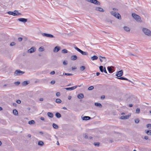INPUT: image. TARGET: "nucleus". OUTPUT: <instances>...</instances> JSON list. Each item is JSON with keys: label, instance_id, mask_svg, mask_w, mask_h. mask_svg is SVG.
I'll use <instances>...</instances> for the list:
<instances>
[{"label": "nucleus", "instance_id": "obj_1", "mask_svg": "<svg viewBox=\"0 0 151 151\" xmlns=\"http://www.w3.org/2000/svg\"><path fill=\"white\" fill-rule=\"evenodd\" d=\"M132 15L133 18L135 19L137 22H142V21L141 18L139 16L134 13H132Z\"/></svg>", "mask_w": 151, "mask_h": 151}, {"label": "nucleus", "instance_id": "obj_2", "mask_svg": "<svg viewBox=\"0 0 151 151\" xmlns=\"http://www.w3.org/2000/svg\"><path fill=\"white\" fill-rule=\"evenodd\" d=\"M142 30L146 35L149 36H151V32L149 29L143 28L142 29Z\"/></svg>", "mask_w": 151, "mask_h": 151}, {"label": "nucleus", "instance_id": "obj_3", "mask_svg": "<svg viewBox=\"0 0 151 151\" xmlns=\"http://www.w3.org/2000/svg\"><path fill=\"white\" fill-rule=\"evenodd\" d=\"M24 73V72L20 70H16L14 73V75L15 76H20Z\"/></svg>", "mask_w": 151, "mask_h": 151}, {"label": "nucleus", "instance_id": "obj_4", "mask_svg": "<svg viewBox=\"0 0 151 151\" xmlns=\"http://www.w3.org/2000/svg\"><path fill=\"white\" fill-rule=\"evenodd\" d=\"M111 14L118 19H121V17L120 14L118 13H116L114 11H112L111 12Z\"/></svg>", "mask_w": 151, "mask_h": 151}, {"label": "nucleus", "instance_id": "obj_5", "mask_svg": "<svg viewBox=\"0 0 151 151\" xmlns=\"http://www.w3.org/2000/svg\"><path fill=\"white\" fill-rule=\"evenodd\" d=\"M74 48L76 50L81 53L83 55H86L88 54L87 52L83 51L76 47H75Z\"/></svg>", "mask_w": 151, "mask_h": 151}, {"label": "nucleus", "instance_id": "obj_6", "mask_svg": "<svg viewBox=\"0 0 151 151\" xmlns=\"http://www.w3.org/2000/svg\"><path fill=\"white\" fill-rule=\"evenodd\" d=\"M87 1L89 2H91L94 4L100 5V3L97 0H86Z\"/></svg>", "mask_w": 151, "mask_h": 151}, {"label": "nucleus", "instance_id": "obj_7", "mask_svg": "<svg viewBox=\"0 0 151 151\" xmlns=\"http://www.w3.org/2000/svg\"><path fill=\"white\" fill-rule=\"evenodd\" d=\"M42 35L43 37H48L54 38L55 37L52 35L50 34H47L45 33H43Z\"/></svg>", "mask_w": 151, "mask_h": 151}, {"label": "nucleus", "instance_id": "obj_8", "mask_svg": "<svg viewBox=\"0 0 151 151\" xmlns=\"http://www.w3.org/2000/svg\"><path fill=\"white\" fill-rule=\"evenodd\" d=\"M123 71L122 70H120L117 72L116 75L118 77H120L123 74Z\"/></svg>", "mask_w": 151, "mask_h": 151}, {"label": "nucleus", "instance_id": "obj_9", "mask_svg": "<svg viewBox=\"0 0 151 151\" xmlns=\"http://www.w3.org/2000/svg\"><path fill=\"white\" fill-rule=\"evenodd\" d=\"M36 50V49L35 47H33L28 50V52L32 53L35 51Z\"/></svg>", "mask_w": 151, "mask_h": 151}, {"label": "nucleus", "instance_id": "obj_10", "mask_svg": "<svg viewBox=\"0 0 151 151\" xmlns=\"http://www.w3.org/2000/svg\"><path fill=\"white\" fill-rule=\"evenodd\" d=\"M77 86H74L72 87H71L66 88H65V89L66 90H67L71 91V90H73L75 89L76 88H77Z\"/></svg>", "mask_w": 151, "mask_h": 151}, {"label": "nucleus", "instance_id": "obj_11", "mask_svg": "<svg viewBox=\"0 0 151 151\" xmlns=\"http://www.w3.org/2000/svg\"><path fill=\"white\" fill-rule=\"evenodd\" d=\"M18 20L19 21L22 22L23 23H25L27 21V19L24 18H19L18 19Z\"/></svg>", "mask_w": 151, "mask_h": 151}, {"label": "nucleus", "instance_id": "obj_12", "mask_svg": "<svg viewBox=\"0 0 151 151\" xmlns=\"http://www.w3.org/2000/svg\"><path fill=\"white\" fill-rule=\"evenodd\" d=\"M14 12H13V15L14 16H16L21 14L20 13L18 12L17 11L15 10L14 11Z\"/></svg>", "mask_w": 151, "mask_h": 151}, {"label": "nucleus", "instance_id": "obj_13", "mask_svg": "<svg viewBox=\"0 0 151 151\" xmlns=\"http://www.w3.org/2000/svg\"><path fill=\"white\" fill-rule=\"evenodd\" d=\"M60 49V47L59 46H56L53 50V51L55 52H58Z\"/></svg>", "mask_w": 151, "mask_h": 151}, {"label": "nucleus", "instance_id": "obj_14", "mask_svg": "<svg viewBox=\"0 0 151 151\" xmlns=\"http://www.w3.org/2000/svg\"><path fill=\"white\" fill-rule=\"evenodd\" d=\"M95 10L100 12H103L104 11V10L101 8L99 7H96L95 8Z\"/></svg>", "mask_w": 151, "mask_h": 151}, {"label": "nucleus", "instance_id": "obj_15", "mask_svg": "<svg viewBox=\"0 0 151 151\" xmlns=\"http://www.w3.org/2000/svg\"><path fill=\"white\" fill-rule=\"evenodd\" d=\"M91 119V118L88 116H84L82 117V119L83 120H88Z\"/></svg>", "mask_w": 151, "mask_h": 151}, {"label": "nucleus", "instance_id": "obj_16", "mask_svg": "<svg viewBox=\"0 0 151 151\" xmlns=\"http://www.w3.org/2000/svg\"><path fill=\"white\" fill-rule=\"evenodd\" d=\"M77 58V57L76 55H73L71 56L70 59L72 60H75Z\"/></svg>", "mask_w": 151, "mask_h": 151}, {"label": "nucleus", "instance_id": "obj_17", "mask_svg": "<svg viewBox=\"0 0 151 151\" xmlns=\"http://www.w3.org/2000/svg\"><path fill=\"white\" fill-rule=\"evenodd\" d=\"M116 78H117L118 79H119L120 80H127V81H129V82H131V81L128 79L126 78H124V77H116Z\"/></svg>", "mask_w": 151, "mask_h": 151}, {"label": "nucleus", "instance_id": "obj_18", "mask_svg": "<svg viewBox=\"0 0 151 151\" xmlns=\"http://www.w3.org/2000/svg\"><path fill=\"white\" fill-rule=\"evenodd\" d=\"M77 97L79 99H82L84 97V95L82 93H80L78 95Z\"/></svg>", "mask_w": 151, "mask_h": 151}, {"label": "nucleus", "instance_id": "obj_19", "mask_svg": "<svg viewBox=\"0 0 151 151\" xmlns=\"http://www.w3.org/2000/svg\"><path fill=\"white\" fill-rule=\"evenodd\" d=\"M29 82L28 81H25L22 83V85L23 86H26L29 83Z\"/></svg>", "mask_w": 151, "mask_h": 151}, {"label": "nucleus", "instance_id": "obj_20", "mask_svg": "<svg viewBox=\"0 0 151 151\" xmlns=\"http://www.w3.org/2000/svg\"><path fill=\"white\" fill-rule=\"evenodd\" d=\"M100 60L101 62H102L104 60L106 61V58L104 57L99 56Z\"/></svg>", "mask_w": 151, "mask_h": 151}, {"label": "nucleus", "instance_id": "obj_21", "mask_svg": "<svg viewBox=\"0 0 151 151\" xmlns=\"http://www.w3.org/2000/svg\"><path fill=\"white\" fill-rule=\"evenodd\" d=\"M123 28L124 30L127 32H129L130 31V29L127 26H124Z\"/></svg>", "mask_w": 151, "mask_h": 151}, {"label": "nucleus", "instance_id": "obj_22", "mask_svg": "<svg viewBox=\"0 0 151 151\" xmlns=\"http://www.w3.org/2000/svg\"><path fill=\"white\" fill-rule=\"evenodd\" d=\"M129 118V116H121L120 119H128Z\"/></svg>", "mask_w": 151, "mask_h": 151}, {"label": "nucleus", "instance_id": "obj_23", "mask_svg": "<svg viewBox=\"0 0 151 151\" xmlns=\"http://www.w3.org/2000/svg\"><path fill=\"white\" fill-rule=\"evenodd\" d=\"M91 60H96L98 59V57L96 55H93L91 58Z\"/></svg>", "mask_w": 151, "mask_h": 151}, {"label": "nucleus", "instance_id": "obj_24", "mask_svg": "<svg viewBox=\"0 0 151 151\" xmlns=\"http://www.w3.org/2000/svg\"><path fill=\"white\" fill-rule=\"evenodd\" d=\"M48 116L50 118H52L53 116V114L51 112H48L47 113Z\"/></svg>", "mask_w": 151, "mask_h": 151}, {"label": "nucleus", "instance_id": "obj_25", "mask_svg": "<svg viewBox=\"0 0 151 151\" xmlns=\"http://www.w3.org/2000/svg\"><path fill=\"white\" fill-rule=\"evenodd\" d=\"M107 69L110 73H112L113 72L111 67L108 66L107 67Z\"/></svg>", "mask_w": 151, "mask_h": 151}, {"label": "nucleus", "instance_id": "obj_26", "mask_svg": "<svg viewBox=\"0 0 151 151\" xmlns=\"http://www.w3.org/2000/svg\"><path fill=\"white\" fill-rule=\"evenodd\" d=\"M94 104L95 106L100 108L102 106L101 104L99 103H95Z\"/></svg>", "mask_w": 151, "mask_h": 151}, {"label": "nucleus", "instance_id": "obj_27", "mask_svg": "<svg viewBox=\"0 0 151 151\" xmlns=\"http://www.w3.org/2000/svg\"><path fill=\"white\" fill-rule=\"evenodd\" d=\"M56 116L58 118H60L61 117V115L60 113L58 112H57L55 114Z\"/></svg>", "mask_w": 151, "mask_h": 151}, {"label": "nucleus", "instance_id": "obj_28", "mask_svg": "<svg viewBox=\"0 0 151 151\" xmlns=\"http://www.w3.org/2000/svg\"><path fill=\"white\" fill-rule=\"evenodd\" d=\"M13 113L15 115H17L18 114V112L17 110L16 109H14L13 111Z\"/></svg>", "mask_w": 151, "mask_h": 151}, {"label": "nucleus", "instance_id": "obj_29", "mask_svg": "<svg viewBox=\"0 0 151 151\" xmlns=\"http://www.w3.org/2000/svg\"><path fill=\"white\" fill-rule=\"evenodd\" d=\"M52 126L55 129H57L58 128V125L55 123H53L52 124Z\"/></svg>", "mask_w": 151, "mask_h": 151}, {"label": "nucleus", "instance_id": "obj_30", "mask_svg": "<svg viewBox=\"0 0 151 151\" xmlns=\"http://www.w3.org/2000/svg\"><path fill=\"white\" fill-rule=\"evenodd\" d=\"M38 145L41 146H42L44 145L43 142L41 141H39L38 142Z\"/></svg>", "mask_w": 151, "mask_h": 151}, {"label": "nucleus", "instance_id": "obj_31", "mask_svg": "<svg viewBox=\"0 0 151 151\" xmlns=\"http://www.w3.org/2000/svg\"><path fill=\"white\" fill-rule=\"evenodd\" d=\"M146 133L148 135H151V130H148L147 131H145Z\"/></svg>", "mask_w": 151, "mask_h": 151}, {"label": "nucleus", "instance_id": "obj_32", "mask_svg": "<svg viewBox=\"0 0 151 151\" xmlns=\"http://www.w3.org/2000/svg\"><path fill=\"white\" fill-rule=\"evenodd\" d=\"M35 123V122L33 120H32L29 121L28 122V124H33Z\"/></svg>", "mask_w": 151, "mask_h": 151}, {"label": "nucleus", "instance_id": "obj_33", "mask_svg": "<svg viewBox=\"0 0 151 151\" xmlns=\"http://www.w3.org/2000/svg\"><path fill=\"white\" fill-rule=\"evenodd\" d=\"M104 68L102 66H99V69L101 71L103 72L104 70Z\"/></svg>", "mask_w": 151, "mask_h": 151}, {"label": "nucleus", "instance_id": "obj_34", "mask_svg": "<svg viewBox=\"0 0 151 151\" xmlns=\"http://www.w3.org/2000/svg\"><path fill=\"white\" fill-rule=\"evenodd\" d=\"M85 68H86L84 66H81L80 68V70L81 71H83L85 69Z\"/></svg>", "mask_w": 151, "mask_h": 151}, {"label": "nucleus", "instance_id": "obj_35", "mask_svg": "<svg viewBox=\"0 0 151 151\" xmlns=\"http://www.w3.org/2000/svg\"><path fill=\"white\" fill-rule=\"evenodd\" d=\"M56 102L57 103H60L61 102V100L59 99H57L55 100Z\"/></svg>", "mask_w": 151, "mask_h": 151}, {"label": "nucleus", "instance_id": "obj_36", "mask_svg": "<svg viewBox=\"0 0 151 151\" xmlns=\"http://www.w3.org/2000/svg\"><path fill=\"white\" fill-rule=\"evenodd\" d=\"M62 52L63 53H67L68 52V51L66 49H63L62 50Z\"/></svg>", "mask_w": 151, "mask_h": 151}, {"label": "nucleus", "instance_id": "obj_37", "mask_svg": "<svg viewBox=\"0 0 151 151\" xmlns=\"http://www.w3.org/2000/svg\"><path fill=\"white\" fill-rule=\"evenodd\" d=\"M44 48L42 47H40L39 49V50L40 52H42V51H44Z\"/></svg>", "mask_w": 151, "mask_h": 151}, {"label": "nucleus", "instance_id": "obj_38", "mask_svg": "<svg viewBox=\"0 0 151 151\" xmlns=\"http://www.w3.org/2000/svg\"><path fill=\"white\" fill-rule=\"evenodd\" d=\"M139 121V120L138 118H136L134 119L135 122L136 123H138Z\"/></svg>", "mask_w": 151, "mask_h": 151}, {"label": "nucleus", "instance_id": "obj_39", "mask_svg": "<svg viewBox=\"0 0 151 151\" xmlns=\"http://www.w3.org/2000/svg\"><path fill=\"white\" fill-rule=\"evenodd\" d=\"M100 143L99 142H95L94 143V145L95 146H99V145Z\"/></svg>", "mask_w": 151, "mask_h": 151}, {"label": "nucleus", "instance_id": "obj_40", "mask_svg": "<svg viewBox=\"0 0 151 151\" xmlns=\"http://www.w3.org/2000/svg\"><path fill=\"white\" fill-rule=\"evenodd\" d=\"M83 137L86 139H87L88 138V136L86 135V134H84L83 135Z\"/></svg>", "mask_w": 151, "mask_h": 151}, {"label": "nucleus", "instance_id": "obj_41", "mask_svg": "<svg viewBox=\"0 0 151 151\" xmlns=\"http://www.w3.org/2000/svg\"><path fill=\"white\" fill-rule=\"evenodd\" d=\"M140 111V109L139 108H137L136 109V113L137 114H139V113Z\"/></svg>", "mask_w": 151, "mask_h": 151}, {"label": "nucleus", "instance_id": "obj_42", "mask_svg": "<svg viewBox=\"0 0 151 151\" xmlns=\"http://www.w3.org/2000/svg\"><path fill=\"white\" fill-rule=\"evenodd\" d=\"M147 128L151 129V124H147Z\"/></svg>", "mask_w": 151, "mask_h": 151}, {"label": "nucleus", "instance_id": "obj_43", "mask_svg": "<svg viewBox=\"0 0 151 151\" xmlns=\"http://www.w3.org/2000/svg\"><path fill=\"white\" fill-rule=\"evenodd\" d=\"M94 88V87L93 86H91L89 87L88 88V89L89 90H93Z\"/></svg>", "mask_w": 151, "mask_h": 151}, {"label": "nucleus", "instance_id": "obj_44", "mask_svg": "<svg viewBox=\"0 0 151 151\" xmlns=\"http://www.w3.org/2000/svg\"><path fill=\"white\" fill-rule=\"evenodd\" d=\"M13 12H12V11H9V12H8V14H10V15H13Z\"/></svg>", "mask_w": 151, "mask_h": 151}, {"label": "nucleus", "instance_id": "obj_45", "mask_svg": "<svg viewBox=\"0 0 151 151\" xmlns=\"http://www.w3.org/2000/svg\"><path fill=\"white\" fill-rule=\"evenodd\" d=\"M15 45V43L14 42H11L10 44V45L11 46H13Z\"/></svg>", "mask_w": 151, "mask_h": 151}, {"label": "nucleus", "instance_id": "obj_46", "mask_svg": "<svg viewBox=\"0 0 151 151\" xmlns=\"http://www.w3.org/2000/svg\"><path fill=\"white\" fill-rule=\"evenodd\" d=\"M65 75H67V76H72L73 75L72 74H71V73H65Z\"/></svg>", "mask_w": 151, "mask_h": 151}, {"label": "nucleus", "instance_id": "obj_47", "mask_svg": "<svg viewBox=\"0 0 151 151\" xmlns=\"http://www.w3.org/2000/svg\"><path fill=\"white\" fill-rule=\"evenodd\" d=\"M20 83L19 81H17L15 82L14 83L15 84L17 85H18L20 84Z\"/></svg>", "mask_w": 151, "mask_h": 151}, {"label": "nucleus", "instance_id": "obj_48", "mask_svg": "<svg viewBox=\"0 0 151 151\" xmlns=\"http://www.w3.org/2000/svg\"><path fill=\"white\" fill-rule=\"evenodd\" d=\"M56 95L57 96H60V93L59 92H57L56 93Z\"/></svg>", "mask_w": 151, "mask_h": 151}, {"label": "nucleus", "instance_id": "obj_49", "mask_svg": "<svg viewBox=\"0 0 151 151\" xmlns=\"http://www.w3.org/2000/svg\"><path fill=\"white\" fill-rule=\"evenodd\" d=\"M16 102L18 104H20L21 103V101L20 100H18Z\"/></svg>", "mask_w": 151, "mask_h": 151}, {"label": "nucleus", "instance_id": "obj_50", "mask_svg": "<svg viewBox=\"0 0 151 151\" xmlns=\"http://www.w3.org/2000/svg\"><path fill=\"white\" fill-rule=\"evenodd\" d=\"M18 40L19 41H21L22 40V37H19L18 38Z\"/></svg>", "mask_w": 151, "mask_h": 151}, {"label": "nucleus", "instance_id": "obj_51", "mask_svg": "<svg viewBox=\"0 0 151 151\" xmlns=\"http://www.w3.org/2000/svg\"><path fill=\"white\" fill-rule=\"evenodd\" d=\"M55 71H51L50 73V74L51 75H53L55 73Z\"/></svg>", "mask_w": 151, "mask_h": 151}, {"label": "nucleus", "instance_id": "obj_52", "mask_svg": "<svg viewBox=\"0 0 151 151\" xmlns=\"http://www.w3.org/2000/svg\"><path fill=\"white\" fill-rule=\"evenodd\" d=\"M55 83V81L54 80H52L51 81V84H53Z\"/></svg>", "mask_w": 151, "mask_h": 151}, {"label": "nucleus", "instance_id": "obj_53", "mask_svg": "<svg viewBox=\"0 0 151 151\" xmlns=\"http://www.w3.org/2000/svg\"><path fill=\"white\" fill-rule=\"evenodd\" d=\"M148 138V137L147 136H145L144 137V139H147Z\"/></svg>", "mask_w": 151, "mask_h": 151}, {"label": "nucleus", "instance_id": "obj_54", "mask_svg": "<svg viewBox=\"0 0 151 151\" xmlns=\"http://www.w3.org/2000/svg\"><path fill=\"white\" fill-rule=\"evenodd\" d=\"M103 72H104L106 73H107V72L106 70V68L105 67L104 68V70Z\"/></svg>", "mask_w": 151, "mask_h": 151}, {"label": "nucleus", "instance_id": "obj_55", "mask_svg": "<svg viewBox=\"0 0 151 151\" xmlns=\"http://www.w3.org/2000/svg\"><path fill=\"white\" fill-rule=\"evenodd\" d=\"M63 63L64 65H66L67 64V63H66L65 61H64L63 62Z\"/></svg>", "mask_w": 151, "mask_h": 151}, {"label": "nucleus", "instance_id": "obj_56", "mask_svg": "<svg viewBox=\"0 0 151 151\" xmlns=\"http://www.w3.org/2000/svg\"><path fill=\"white\" fill-rule=\"evenodd\" d=\"M71 96H68V99L69 100H70L71 98Z\"/></svg>", "mask_w": 151, "mask_h": 151}, {"label": "nucleus", "instance_id": "obj_57", "mask_svg": "<svg viewBox=\"0 0 151 151\" xmlns=\"http://www.w3.org/2000/svg\"><path fill=\"white\" fill-rule=\"evenodd\" d=\"M76 69V67H72V70H74Z\"/></svg>", "mask_w": 151, "mask_h": 151}, {"label": "nucleus", "instance_id": "obj_58", "mask_svg": "<svg viewBox=\"0 0 151 151\" xmlns=\"http://www.w3.org/2000/svg\"><path fill=\"white\" fill-rule=\"evenodd\" d=\"M40 119L42 120H44V117H40Z\"/></svg>", "mask_w": 151, "mask_h": 151}, {"label": "nucleus", "instance_id": "obj_59", "mask_svg": "<svg viewBox=\"0 0 151 151\" xmlns=\"http://www.w3.org/2000/svg\"><path fill=\"white\" fill-rule=\"evenodd\" d=\"M101 98L102 99H104L105 98V96H101Z\"/></svg>", "mask_w": 151, "mask_h": 151}, {"label": "nucleus", "instance_id": "obj_60", "mask_svg": "<svg viewBox=\"0 0 151 151\" xmlns=\"http://www.w3.org/2000/svg\"><path fill=\"white\" fill-rule=\"evenodd\" d=\"M39 100L40 101H43V99L42 98H40L39 99Z\"/></svg>", "mask_w": 151, "mask_h": 151}, {"label": "nucleus", "instance_id": "obj_61", "mask_svg": "<svg viewBox=\"0 0 151 151\" xmlns=\"http://www.w3.org/2000/svg\"><path fill=\"white\" fill-rule=\"evenodd\" d=\"M100 74V73L99 72H97L96 73V75L97 76H98Z\"/></svg>", "mask_w": 151, "mask_h": 151}, {"label": "nucleus", "instance_id": "obj_62", "mask_svg": "<svg viewBox=\"0 0 151 151\" xmlns=\"http://www.w3.org/2000/svg\"><path fill=\"white\" fill-rule=\"evenodd\" d=\"M129 106L130 107H132V104H130Z\"/></svg>", "mask_w": 151, "mask_h": 151}, {"label": "nucleus", "instance_id": "obj_63", "mask_svg": "<svg viewBox=\"0 0 151 151\" xmlns=\"http://www.w3.org/2000/svg\"><path fill=\"white\" fill-rule=\"evenodd\" d=\"M61 72H58L57 73H56L58 74H61Z\"/></svg>", "mask_w": 151, "mask_h": 151}, {"label": "nucleus", "instance_id": "obj_64", "mask_svg": "<svg viewBox=\"0 0 151 151\" xmlns=\"http://www.w3.org/2000/svg\"><path fill=\"white\" fill-rule=\"evenodd\" d=\"M129 55H133L131 53H129Z\"/></svg>", "mask_w": 151, "mask_h": 151}]
</instances>
